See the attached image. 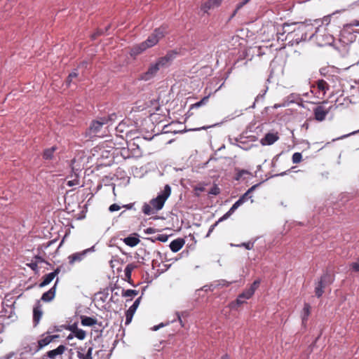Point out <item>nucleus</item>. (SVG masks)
Listing matches in <instances>:
<instances>
[{
	"label": "nucleus",
	"mask_w": 359,
	"mask_h": 359,
	"mask_svg": "<svg viewBox=\"0 0 359 359\" xmlns=\"http://www.w3.org/2000/svg\"><path fill=\"white\" fill-rule=\"evenodd\" d=\"M283 32L279 30L277 32V39L284 41L283 35L287 33L285 40L292 38L298 44L302 41L308 39V32L313 29L312 25L304 22H294L292 24L284 23L282 26Z\"/></svg>",
	"instance_id": "obj_1"
},
{
	"label": "nucleus",
	"mask_w": 359,
	"mask_h": 359,
	"mask_svg": "<svg viewBox=\"0 0 359 359\" xmlns=\"http://www.w3.org/2000/svg\"><path fill=\"white\" fill-rule=\"evenodd\" d=\"M170 194L171 188L168 184H166L164 187V189L157 196V197L152 198L150 201L149 204L146 203H144L142 208L143 213L146 215H151L161 210Z\"/></svg>",
	"instance_id": "obj_2"
},
{
	"label": "nucleus",
	"mask_w": 359,
	"mask_h": 359,
	"mask_svg": "<svg viewBox=\"0 0 359 359\" xmlns=\"http://www.w3.org/2000/svg\"><path fill=\"white\" fill-rule=\"evenodd\" d=\"M165 33V28L160 27L156 29L154 33L151 34L146 41L132 47L130 49V55L132 56H136L146 50L147 48L153 47L158 42L161 38L164 36Z\"/></svg>",
	"instance_id": "obj_3"
},
{
	"label": "nucleus",
	"mask_w": 359,
	"mask_h": 359,
	"mask_svg": "<svg viewBox=\"0 0 359 359\" xmlns=\"http://www.w3.org/2000/svg\"><path fill=\"white\" fill-rule=\"evenodd\" d=\"M107 124V120L105 117L100 118L99 120L92 121L87 135L89 137H103L105 135L106 131L104 130L103 126Z\"/></svg>",
	"instance_id": "obj_4"
},
{
	"label": "nucleus",
	"mask_w": 359,
	"mask_h": 359,
	"mask_svg": "<svg viewBox=\"0 0 359 359\" xmlns=\"http://www.w3.org/2000/svg\"><path fill=\"white\" fill-rule=\"evenodd\" d=\"M311 32V34L308 35V39L315 38L320 46L331 45L334 41L333 36L330 34H323L322 28L320 27L316 29L315 32H313V30Z\"/></svg>",
	"instance_id": "obj_5"
},
{
	"label": "nucleus",
	"mask_w": 359,
	"mask_h": 359,
	"mask_svg": "<svg viewBox=\"0 0 359 359\" xmlns=\"http://www.w3.org/2000/svg\"><path fill=\"white\" fill-rule=\"evenodd\" d=\"M94 251V246H93L81 252L73 253L68 257V262L69 264L73 265L75 262H79L82 261L86 257L88 253Z\"/></svg>",
	"instance_id": "obj_6"
},
{
	"label": "nucleus",
	"mask_w": 359,
	"mask_h": 359,
	"mask_svg": "<svg viewBox=\"0 0 359 359\" xmlns=\"http://www.w3.org/2000/svg\"><path fill=\"white\" fill-rule=\"evenodd\" d=\"M330 108L326 109L323 105H319L313 109L314 118L318 121H323L325 119L330 112Z\"/></svg>",
	"instance_id": "obj_7"
},
{
	"label": "nucleus",
	"mask_w": 359,
	"mask_h": 359,
	"mask_svg": "<svg viewBox=\"0 0 359 359\" xmlns=\"http://www.w3.org/2000/svg\"><path fill=\"white\" fill-rule=\"evenodd\" d=\"M141 297L137 298L133 305L127 310L126 313V325H128L132 321L133 317L140 303Z\"/></svg>",
	"instance_id": "obj_8"
},
{
	"label": "nucleus",
	"mask_w": 359,
	"mask_h": 359,
	"mask_svg": "<svg viewBox=\"0 0 359 359\" xmlns=\"http://www.w3.org/2000/svg\"><path fill=\"white\" fill-rule=\"evenodd\" d=\"M279 136L278 133H266L263 138L261 139L260 143L263 146L266 145H271L275 143L277 140H278Z\"/></svg>",
	"instance_id": "obj_9"
},
{
	"label": "nucleus",
	"mask_w": 359,
	"mask_h": 359,
	"mask_svg": "<svg viewBox=\"0 0 359 359\" xmlns=\"http://www.w3.org/2000/svg\"><path fill=\"white\" fill-rule=\"evenodd\" d=\"M160 68L161 67L157 62L151 65L148 70L141 76V79L144 81L151 79L156 75Z\"/></svg>",
	"instance_id": "obj_10"
},
{
	"label": "nucleus",
	"mask_w": 359,
	"mask_h": 359,
	"mask_svg": "<svg viewBox=\"0 0 359 359\" xmlns=\"http://www.w3.org/2000/svg\"><path fill=\"white\" fill-rule=\"evenodd\" d=\"M87 348V343L85 344L84 347H79L77 351V357L79 359H93L92 357V353H93V347L89 346L88 349L86 350V353H83V351H86V349Z\"/></svg>",
	"instance_id": "obj_11"
},
{
	"label": "nucleus",
	"mask_w": 359,
	"mask_h": 359,
	"mask_svg": "<svg viewBox=\"0 0 359 359\" xmlns=\"http://www.w3.org/2000/svg\"><path fill=\"white\" fill-rule=\"evenodd\" d=\"M66 349L67 348L65 346L60 345L55 349L48 351L43 357V359H45V357H48L50 359H55L56 356L62 355Z\"/></svg>",
	"instance_id": "obj_12"
},
{
	"label": "nucleus",
	"mask_w": 359,
	"mask_h": 359,
	"mask_svg": "<svg viewBox=\"0 0 359 359\" xmlns=\"http://www.w3.org/2000/svg\"><path fill=\"white\" fill-rule=\"evenodd\" d=\"M57 283H58V278H57L53 287H52L49 290H48L47 292H44L42 294L41 298V299L42 301H43L45 302H48L54 299L55 295L56 285H57Z\"/></svg>",
	"instance_id": "obj_13"
},
{
	"label": "nucleus",
	"mask_w": 359,
	"mask_h": 359,
	"mask_svg": "<svg viewBox=\"0 0 359 359\" xmlns=\"http://www.w3.org/2000/svg\"><path fill=\"white\" fill-rule=\"evenodd\" d=\"M222 1V0H208L202 5L201 10L207 13L209 10L218 7Z\"/></svg>",
	"instance_id": "obj_14"
},
{
	"label": "nucleus",
	"mask_w": 359,
	"mask_h": 359,
	"mask_svg": "<svg viewBox=\"0 0 359 359\" xmlns=\"http://www.w3.org/2000/svg\"><path fill=\"white\" fill-rule=\"evenodd\" d=\"M60 273V269L57 268L54 271L49 273L43 277V281L39 284L40 287H45L48 285L55 277Z\"/></svg>",
	"instance_id": "obj_15"
},
{
	"label": "nucleus",
	"mask_w": 359,
	"mask_h": 359,
	"mask_svg": "<svg viewBox=\"0 0 359 359\" xmlns=\"http://www.w3.org/2000/svg\"><path fill=\"white\" fill-rule=\"evenodd\" d=\"M59 335H48L46 337L38 341V348L36 351H39L44 346L48 345L50 342H52L55 339L58 338Z\"/></svg>",
	"instance_id": "obj_16"
},
{
	"label": "nucleus",
	"mask_w": 359,
	"mask_h": 359,
	"mask_svg": "<svg viewBox=\"0 0 359 359\" xmlns=\"http://www.w3.org/2000/svg\"><path fill=\"white\" fill-rule=\"evenodd\" d=\"M299 100H301V97L299 95L292 93L284 99L283 103H281L280 106L287 107L290 104L298 102Z\"/></svg>",
	"instance_id": "obj_17"
},
{
	"label": "nucleus",
	"mask_w": 359,
	"mask_h": 359,
	"mask_svg": "<svg viewBox=\"0 0 359 359\" xmlns=\"http://www.w3.org/2000/svg\"><path fill=\"white\" fill-rule=\"evenodd\" d=\"M185 243L183 238H177L172 241L170 244V248L173 252H177L182 248Z\"/></svg>",
	"instance_id": "obj_18"
},
{
	"label": "nucleus",
	"mask_w": 359,
	"mask_h": 359,
	"mask_svg": "<svg viewBox=\"0 0 359 359\" xmlns=\"http://www.w3.org/2000/svg\"><path fill=\"white\" fill-rule=\"evenodd\" d=\"M123 241L126 245L130 247H135L140 242V240L138 238V235L135 233L134 236H129L123 238Z\"/></svg>",
	"instance_id": "obj_19"
},
{
	"label": "nucleus",
	"mask_w": 359,
	"mask_h": 359,
	"mask_svg": "<svg viewBox=\"0 0 359 359\" xmlns=\"http://www.w3.org/2000/svg\"><path fill=\"white\" fill-rule=\"evenodd\" d=\"M241 205L236 201L229 210V211L219 218V221H224L228 219Z\"/></svg>",
	"instance_id": "obj_20"
},
{
	"label": "nucleus",
	"mask_w": 359,
	"mask_h": 359,
	"mask_svg": "<svg viewBox=\"0 0 359 359\" xmlns=\"http://www.w3.org/2000/svg\"><path fill=\"white\" fill-rule=\"evenodd\" d=\"M81 325L83 326H93L97 324V319L86 316H81Z\"/></svg>",
	"instance_id": "obj_21"
},
{
	"label": "nucleus",
	"mask_w": 359,
	"mask_h": 359,
	"mask_svg": "<svg viewBox=\"0 0 359 359\" xmlns=\"http://www.w3.org/2000/svg\"><path fill=\"white\" fill-rule=\"evenodd\" d=\"M42 316V311L40 306H35L33 310V320L35 325H37Z\"/></svg>",
	"instance_id": "obj_22"
},
{
	"label": "nucleus",
	"mask_w": 359,
	"mask_h": 359,
	"mask_svg": "<svg viewBox=\"0 0 359 359\" xmlns=\"http://www.w3.org/2000/svg\"><path fill=\"white\" fill-rule=\"evenodd\" d=\"M333 276L328 272L324 273L319 281L322 282L325 285L331 284L333 282Z\"/></svg>",
	"instance_id": "obj_23"
},
{
	"label": "nucleus",
	"mask_w": 359,
	"mask_h": 359,
	"mask_svg": "<svg viewBox=\"0 0 359 359\" xmlns=\"http://www.w3.org/2000/svg\"><path fill=\"white\" fill-rule=\"evenodd\" d=\"M137 268V265L132 263V264H128L126 268H125V270H124V273H125V276L127 279H130L131 278V274H132V271Z\"/></svg>",
	"instance_id": "obj_24"
},
{
	"label": "nucleus",
	"mask_w": 359,
	"mask_h": 359,
	"mask_svg": "<svg viewBox=\"0 0 359 359\" xmlns=\"http://www.w3.org/2000/svg\"><path fill=\"white\" fill-rule=\"evenodd\" d=\"M317 87L319 90L323 91L324 94L329 90V84L323 79L317 81Z\"/></svg>",
	"instance_id": "obj_25"
},
{
	"label": "nucleus",
	"mask_w": 359,
	"mask_h": 359,
	"mask_svg": "<svg viewBox=\"0 0 359 359\" xmlns=\"http://www.w3.org/2000/svg\"><path fill=\"white\" fill-rule=\"evenodd\" d=\"M325 286L326 285H325L322 282L318 281L315 288V293L317 297H320L323 295L324 292L323 289L325 287Z\"/></svg>",
	"instance_id": "obj_26"
},
{
	"label": "nucleus",
	"mask_w": 359,
	"mask_h": 359,
	"mask_svg": "<svg viewBox=\"0 0 359 359\" xmlns=\"http://www.w3.org/2000/svg\"><path fill=\"white\" fill-rule=\"evenodd\" d=\"M72 332L74 333V336L80 340L84 339L86 336V332L81 329H74L72 330Z\"/></svg>",
	"instance_id": "obj_27"
},
{
	"label": "nucleus",
	"mask_w": 359,
	"mask_h": 359,
	"mask_svg": "<svg viewBox=\"0 0 359 359\" xmlns=\"http://www.w3.org/2000/svg\"><path fill=\"white\" fill-rule=\"evenodd\" d=\"M56 147H52L50 149H47L43 152V158L46 160L52 159L53 157V153L56 150Z\"/></svg>",
	"instance_id": "obj_28"
},
{
	"label": "nucleus",
	"mask_w": 359,
	"mask_h": 359,
	"mask_svg": "<svg viewBox=\"0 0 359 359\" xmlns=\"http://www.w3.org/2000/svg\"><path fill=\"white\" fill-rule=\"evenodd\" d=\"M138 294V291L135 290H123L122 296L126 297H133Z\"/></svg>",
	"instance_id": "obj_29"
},
{
	"label": "nucleus",
	"mask_w": 359,
	"mask_h": 359,
	"mask_svg": "<svg viewBox=\"0 0 359 359\" xmlns=\"http://www.w3.org/2000/svg\"><path fill=\"white\" fill-rule=\"evenodd\" d=\"M156 62L159 65V67L161 68V67H167L168 65H170L169 61L168 60V59L165 56L160 57L156 61Z\"/></svg>",
	"instance_id": "obj_30"
},
{
	"label": "nucleus",
	"mask_w": 359,
	"mask_h": 359,
	"mask_svg": "<svg viewBox=\"0 0 359 359\" xmlns=\"http://www.w3.org/2000/svg\"><path fill=\"white\" fill-rule=\"evenodd\" d=\"M77 76H78V73H77L76 70L70 73L66 80V85L67 86H69L71 83L73 81V79L76 78Z\"/></svg>",
	"instance_id": "obj_31"
},
{
	"label": "nucleus",
	"mask_w": 359,
	"mask_h": 359,
	"mask_svg": "<svg viewBox=\"0 0 359 359\" xmlns=\"http://www.w3.org/2000/svg\"><path fill=\"white\" fill-rule=\"evenodd\" d=\"M302 160V155L299 152H296L293 154L292 157V161L293 163H299Z\"/></svg>",
	"instance_id": "obj_32"
},
{
	"label": "nucleus",
	"mask_w": 359,
	"mask_h": 359,
	"mask_svg": "<svg viewBox=\"0 0 359 359\" xmlns=\"http://www.w3.org/2000/svg\"><path fill=\"white\" fill-rule=\"evenodd\" d=\"M304 316L302 317V321L304 322L310 313V306L309 304H305L303 309Z\"/></svg>",
	"instance_id": "obj_33"
},
{
	"label": "nucleus",
	"mask_w": 359,
	"mask_h": 359,
	"mask_svg": "<svg viewBox=\"0 0 359 359\" xmlns=\"http://www.w3.org/2000/svg\"><path fill=\"white\" fill-rule=\"evenodd\" d=\"M177 55V53L176 51L170 50L167 53V54L165 55V57L168 59V60L170 63L176 57Z\"/></svg>",
	"instance_id": "obj_34"
},
{
	"label": "nucleus",
	"mask_w": 359,
	"mask_h": 359,
	"mask_svg": "<svg viewBox=\"0 0 359 359\" xmlns=\"http://www.w3.org/2000/svg\"><path fill=\"white\" fill-rule=\"evenodd\" d=\"M252 196L247 192L243 194L239 199L237 201L241 205H243L245 202H246L249 198Z\"/></svg>",
	"instance_id": "obj_35"
},
{
	"label": "nucleus",
	"mask_w": 359,
	"mask_h": 359,
	"mask_svg": "<svg viewBox=\"0 0 359 359\" xmlns=\"http://www.w3.org/2000/svg\"><path fill=\"white\" fill-rule=\"evenodd\" d=\"M253 289H247L243 292L241 293L242 296L244 297V299H250L254 294Z\"/></svg>",
	"instance_id": "obj_36"
},
{
	"label": "nucleus",
	"mask_w": 359,
	"mask_h": 359,
	"mask_svg": "<svg viewBox=\"0 0 359 359\" xmlns=\"http://www.w3.org/2000/svg\"><path fill=\"white\" fill-rule=\"evenodd\" d=\"M350 266L353 271L359 272V258L357 259L356 262H352L350 264Z\"/></svg>",
	"instance_id": "obj_37"
},
{
	"label": "nucleus",
	"mask_w": 359,
	"mask_h": 359,
	"mask_svg": "<svg viewBox=\"0 0 359 359\" xmlns=\"http://www.w3.org/2000/svg\"><path fill=\"white\" fill-rule=\"evenodd\" d=\"M210 194H212V195H218L219 193H220V189L219 188L217 187V185L215 184L211 189L208 192Z\"/></svg>",
	"instance_id": "obj_38"
},
{
	"label": "nucleus",
	"mask_w": 359,
	"mask_h": 359,
	"mask_svg": "<svg viewBox=\"0 0 359 359\" xmlns=\"http://www.w3.org/2000/svg\"><path fill=\"white\" fill-rule=\"evenodd\" d=\"M156 241H159L161 242L165 243L168 239V236L166 234H160L157 236L155 238Z\"/></svg>",
	"instance_id": "obj_39"
},
{
	"label": "nucleus",
	"mask_w": 359,
	"mask_h": 359,
	"mask_svg": "<svg viewBox=\"0 0 359 359\" xmlns=\"http://www.w3.org/2000/svg\"><path fill=\"white\" fill-rule=\"evenodd\" d=\"M245 5V2H244L243 1H241V2H239L237 5H236V9L235 11H233L232 15H231V18H233L236 14V13L243 7Z\"/></svg>",
	"instance_id": "obj_40"
},
{
	"label": "nucleus",
	"mask_w": 359,
	"mask_h": 359,
	"mask_svg": "<svg viewBox=\"0 0 359 359\" xmlns=\"http://www.w3.org/2000/svg\"><path fill=\"white\" fill-rule=\"evenodd\" d=\"M245 5V2H244L243 1H241V2H239L237 5H236V9L235 11H233L232 15H231V18H233L236 14V13L243 7Z\"/></svg>",
	"instance_id": "obj_41"
},
{
	"label": "nucleus",
	"mask_w": 359,
	"mask_h": 359,
	"mask_svg": "<svg viewBox=\"0 0 359 359\" xmlns=\"http://www.w3.org/2000/svg\"><path fill=\"white\" fill-rule=\"evenodd\" d=\"M208 100V97H203L201 101L195 103L194 104L192 105V108H194V107H201L202 104H205Z\"/></svg>",
	"instance_id": "obj_42"
},
{
	"label": "nucleus",
	"mask_w": 359,
	"mask_h": 359,
	"mask_svg": "<svg viewBox=\"0 0 359 359\" xmlns=\"http://www.w3.org/2000/svg\"><path fill=\"white\" fill-rule=\"evenodd\" d=\"M109 28H110V25H108V26H107V27L104 28V30H102V29H99V30H97V32L95 34H94L92 36V37H93V39H95V37H96V36H97V35H101V34H104V33H105V32H107Z\"/></svg>",
	"instance_id": "obj_43"
},
{
	"label": "nucleus",
	"mask_w": 359,
	"mask_h": 359,
	"mask_svg": "<svg viewBox=\"0 0 359 359\" xmlns=\"http://www.w3.org/2000/svg\"><path fill=\"white\" fill-rule=\"evenodd\" d=\"M237 247H245L247 250H251L253 248L254 244L252 243H243L241 245H237Z\"/></svg>",
	"instance_id": "obj_44"
},
{
	"label": "nucleus",
	"mask_w": 359,
	"mask_h": 359,
	"mask_svg": "<svg viewBox=\"0 0 359 359\" xmlns=\"http://www.w3.org/2000/svg\"><path fill=\"white\" fill-rule=\"evenodd\" d=\"M79 184V180L77 177V176H76V178L72 180H69L67 182V184L69 186V187H73L74 185H78Z\"/></svg>",
	"instance_id": "obj_45"
},
{
	"label": "nucleus",
	"mask_w": 359,
	"mask_h": 359,
	"mask_svg": "<svg viewBox=\"0 0 359 359\" xmlns=\"http://www.w3.org/2000/svg\"><path fill=\"white\" fill-rule=\"evenodd\" d=\"M235 281H232V282H228L225 280H218L217 283V285H221L222 287L225 286V287H228L232 283H234Z\"/></svg>",
	"instance_id": "obj_46"
},
{
	"label": "nucleus",
	"mask_w": 359,
	"mask_h": 359,
	"mask_svg": "<svg viewBox=\"0 0 359 359\" xmlns=\"http://www.w3.org/2000/svg\"><path fill=\"white\" fill-rule=\"evenodd\" d=\"M120 209H121V206H120V205H118V204H116V203H114V204L111 205L109 206V210L110 212H114V211H118V210H119Z\"/></svg>",
	"instance_id": "obj_47"
},
{
	"label": "nucleus",
	"mask_w": 359,
	"mask_h": 359,
	"mask_svg": "<svg viewBox=\"0 0 359 359\" xmlns=\"http://www.w3.org/2000/svg\"><path fill=\"white\" fill-rule=\"evenodd\" d=\"M259 284H260V280H256L253 282V283L250 285V287L249 288L253 289V292H255V290H257V288L259 287Z\"/></svg>",
	"instance_id": "obj_48"
},
{
	"label": "nucleus",
	"mask_w": 359,
	"mask_h": 359,
	"mask_svg": "<svg viewBox=\"0 0 359 359\" xmlns=\"http://www.w3.org/2000/svg\"><path fill=\"white\" fill-rule=\"evenodd\" d=\"M222 221H219V219L218 221H217L215 224H213L212 225L210 226L209 230H208V232L206 235V237H208L210 236V234L212 232V231L214 230V229L215 228V226H217V224L221 222Z\"/></svg>",
	"instance_id": "obj_49"
},
{
	"label": "nucleus",
	"mask_w": 359,
	"mask_h": 359,
	"mask_svg": "<svg viewBox=\"0 0 359 359\" xmlns=\"http://www.w3.org/2000/svg\"><path fill=\"white\" fill-rule=\"evenodd\" d=\"M107 120V123L109 122H113L116 119V114L115 113L109 114L107 117H105Z\"/></svg>",
	"instance_id": "obj_50"
},
{
	"label": "nucleus",
	"mask_w": 359,
	"mask_h": 359,
	"mask_svg": "<svg viewBox=\"0 0 359 359\" xmlns=\"http://www.w3.org/2000/svg\"><path fill=\"white\" fill-rule=\"evenodd\" d=\"M246 299H244V297L242 296V294H239L238 298L236 299V304L237 305L240 306L241 304H243L244 302H245V300Z\"/></svg>",
	"instance_id": "obj_51"
},
{
	"label": "nucleus",
	"mask_w": 359,
	"mask_h": 359,
	"mask_svg": "<svg viewBox=\"0 0 359 359\" xmlns=\"http://www.w3.org/2000/svg\"><path fill=\"white\" fill-rule=\"evenodd\" d=\"M217 124H213V125H212V126H203V127H201V128L189 129V130H191V131H198V130H206V129H208V128H210L214 127V126H217Z\"/></svg>",
	"instance_id": "obj_52"
},
{
	"label": "nucleus",
	"mask_w": 359,
	"mask_h": 359,
	"mask_svg": "<svg viewBox=\"0 0 359 359\" xmlns=\"http://www.w3.org/2000/svg\"><path fill=\"white\" fill-rule=\"evenodd\" d=\"M33 271H38V264L37 262H31L27 264Z\"/></svg>",
	"instance_id": "obj_53"
},
{
	"label": "nucleus",
	"mask_w": 359,
	"mask_h": 359,
	"mask_svg": "<svg viewBox=\"0 0 359 359\" xmlns=\"http://www.w3.org/2000/svg\"><path fill=\"white\" fill-rule=\"evenodd\" d=\"M332 17V15H327V16H325L323 20H322V23L323 24H325L326 25H328L330 22V18Z\"/></svg>",
	"instance_id": "obj_54"
},
{
	"label": "nucleus",
	"mask_w": 359,
	"mask_h": 359,
	"mask_svg": "<svg viewBox=\"0 0 359 359\" xmlns=\"http://www.w3.org/2000/svg\"><path fill=\"white\" fill-rule=\"evenodd\" d=\"M34 258L36 259L35 262H37V264L38 263H41V262H44V259L41 257L36 256Z\"/></svg>",
	"instance_id": "obj_55"
},
{
	"label": "nucleus",
	"mask_w": 359,
	"mask_h": 359,
	"mask_svg": "<svg viewBox=\"0 0 359 359\" xmlns=\"http://www.w3.org/2000/svg\"><path fill=\"white\" fill-rule=\"evenodd\" d=\"M257 187L258 184L253 185L246 192L250 194V193H252Z\"/></svg>",
	"instance_id": "obj_56"
},
{
	"label": "nucleus",
	"mask_w": 359,
	"mask_h": 359,
	"mask_svg": "<svg viewBox=\"0 0 359 359\" xmlns=\"http://www.w3.org/2000/svg\"><path fill=\"white\" fill-rule=\"evenodd\" d=\"M257 187L258 184L253 185L246 192L250 194V193H252Z\"/></svg>",
	"instance_id": "obj_57"
},
{
	"label": "nucleus",
	"mask_w": 359,
	"mask_h": 359,
	"mask_svg": "<svg viewBox=\"0 0 359 359\" xmlns=\"http://www.w3.org/2000/svg\"><path fill=\"white\" fill-rule=\"evenodd\" d=\"M351 25L352 26H359V20H354L352 23H351Z\"/></svg>",
	"instance_id": "obj_58"
},
{
	"label": "nucleus",
	"mask_w": 359,
	"mask_h": 359,
	"mask_svg": "<svg viewBox=\"0 0 359 359\" xmlns=\"http://www.w3.org/2000/svg\"><path fill=\"white\" fill-rule=\"evenodd\" d=\"M133 206V203H130V204H128V205H123L124 208H127V209H131Z\"/></svg>",
	"instance_id": "obj_59"
},
{
	"label": "nucleus",
	"mask_w": 359,
	"mask_h": 359,
	"mask_svg": "<svg viewBox=\"0 0 359 359\" xmlns=\"http://www.w3.org/2000/svg\"><path fill=\"white\" fill-rule=\"evenodd\" d=\"M176 314H177V316L178 320H179V321H180V323H181L182 326H183V325H182V319H181V316H180V313H178V312H177Z\"/></svg>",
	"instance_id": "obj_60"
},
{
	"label": "nucleus",
	"mask_w": 359,
	"mask_h": 359,
	"mask_svg": "<svg viewBox=\"0 0 359 359\" xmlns=\"http://www.w3.org/2000/svg\"><path fill=\"white\" fill-rule=\"evenodd\" d=\"M280 104H274L273 108L278 109L279 107H283V106H280Z\"/></svg>",
	"instance_id": "obj_61"
},
{
	"label": "nucleus",
	"mask_w": 359,
	"mask_h": 359,
	"mask_svg": "<svg viewBox=\"0 0 359 359\" xmlns=\"http://www.w3.org/2000/svg\"><path fill=\"white\" fill-rule=\"evenodd\" d=\"M221 359H230V358H229V356L227 354H226V355H224L223 356H222Z\"/></svg>",
	"instance_id": "obj_62"
},
{
	"label": "nucleus",
	"mask_w": 359,
	"mask_h": 359,
	"mask_svg": "<svg viewBox=\"0 0 359 359\" xmlns=\"http://www.w3.org/2000/svg\"><path fill=\"white\" fill-rule=\"evenodd\" d=\"M154 231V230L153 229H151V228H149L147 230V233H153Z\"/></svg>",
	"instance_id": "obj_63"
},
{
	"label": "nucleus",
	"mask_w": 359,
	"mask_h": 359,
	"mask_svg": "<svg viewBox=\"0 0 359 359\" xmlns=\"http://www.w3.org/2000/svg\"><path fill=\"white\" fill-rule=\"evenodd\" d=\"M158 329H159V326H158V325H156V326H154V327L152 328V330H154V331H156V330H158Z\"/></svg>",
	"instance_id": "obj_64"
}]
</instances>
